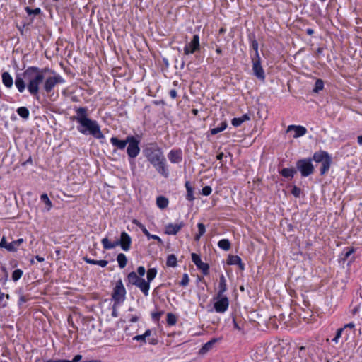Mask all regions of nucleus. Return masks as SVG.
Returning <instances> with one entry per match:
<instances>
[{"label": "nucleus", "mask_w": 362, "mask_h": 362, "mask_svg": "<svg viewBox=\"0 0 362 362\" xmlns=\"http://www.w3.org/2000/svg\"><path fill=\"white\" fill-rule=\"evenodd\" d=\"M168 159L173 163H178L182 160V153L180 150H172L168 155Z\"/></svg>", "instance_id": "17"}, {"label": "nucleus", "mask_w": 362, "mask_h": 362, "mask_svg": "<svg viewBox=\"0 0 362 362\" xmlns=\"http://www.w3.org/2000/svg\"><path fill=\"white\" fill-rule=\"evenodd\" d=\"M300 192H301V189L299 187H298L296 186H293V187L291 190V193L295 197H299L300 195Z\"/></svg>", "instance_id": "47"}, {"label": "nucleus", "mask_w": 362, "mask_h": 362, "mask_svg": "<svg viewBox=\"0 0 362 362\" xmlns=\"http://www.w3.org/2000/svg\"><path fill=\"white\" fill-rule=\"evenodd\" d=\"M144 156L148 162H151L163 154L160 148L156 144H152L144 150Z\"/></svg>", "instance_id": "8"}, {"label": "nucleus", "mask_w": 362, "mask_h": 362, "mask_svg": "<svg viewBox=\"0 0 362 362\" xmlns=\"http://www.w3.org/2000/svg\"><path fill=\"white\" fill-rule=\"evenodd\" d=\"M252 70L255 76L259 79L264 81L265 74L262 66H261V59L259 56L252 57Z\"/></svg>", "instance_id": "11"}, {"label": "nucleus", "mask_w": 362, "mask_h": 362, "mask_svg": "<svg viewBox=\"0 0 362 362\" xmlns=\"http://www.w3.org/2000/svg\"><path fill=\"white\" fill-rule=\"evenodd\" d=\"M355 250L354 248L351 247V248H349V250L347 252H346L345 255H344V258H348L351 254H353Z\"/></svg>", "instance_id": "57"}, {"label": "nucleus", "mask_w": 362, "mask_h": 362, "mask_svg": "<svg viewBox=\"0 0 362 362\" xmlns=\"http://www.w3.org/2000/svg\"><path fill=\"white\" fill-rule=\"evenodd\" d=\"M84 261L88 264H95V260L94 259H91L87 257H85L83 258Z\"/></svg>", "instance_id": "62"}, {"label": "nucleus", "mask_w": 362, "mask_h": 362, "mask_svg": "<svg viewBox=\"0 0 362 362\" xmlns=\"http://www.w3.org/2000/svg\"><path fill=\"white\" fill-rule=\"evenodd\" d=\"M143 233L146 237H148V239H153L159 243H162V240L160 238V237L156 235H151V233H149L147 229H144Z\"/></svg>", "instance_id": "40"}, {"label": "nucleus", "mask_w": 362, "mask_h": 362, "mask_svg": "<svg viewBox=\"0 0 362 362\" xmlns=\"http://www.w3.org/2000/svg\"><path fill=\"white\" fill-rule=\"evenodd\" d=\"M184 226L182 222L180 223H169L165 226V233L168 235H176Z\"/></svg>", "instance_id": "15"}, {"label": "nucleus", "mask_w": 362, "mask_h": 362, "mask_svg": "<svg viewBox=\"0 0 362 362\" xmlns=\"http://www.w3.org/2000/svg\"><path fill=\"white\" fill-rule=\"evenodd\" d=\"M139 275L134 272H130L127 275V281L129 284L136 286V284L141 279Z\"/></svg>", "instance_id": "23"}, {"label": "nucleus", "mask_w": 362, "mask_h": 362, "mask_svg": "<svg viewBox=\"0 0 362 362\" xmlns=\"http://www.w3.org/2000/svg\"><path fill=\"white\" fill-rule=\"evenodd\" d=\"M218 246L225 251H228L230 248V243L228 239H222L218 241Z\"/></svg>", "instance_id": "29"}, {"label": "nucleus", "mask_w": 362, "mask_h": 362, "mask_svg": "<svg viewBox=\"0 0 362 362\" xmlns=\"http://www.w3.org/2000/svg\"><path fill=\"white\" fill-rule=\"evenodd\" d=\"M233 322L234 328L235 329L239 330V331L243 329L242 326L236 321L235 318L233 319Z\"/></svg>", "instance_id": "56"}, {"label": "nucleus", "mask_w": 362, "mask_h": 362, "mask_svg": "<svg viewBox=\"0 0 362 362\" xmlns=\"http://www.w3.org/2000/svg\"><path fill=\"white\" fill-rule=\"evenodd\" d=\"M25 80L24 79V78H22L20 77H17L16 78L15 84L20 93L23 92L25 88V86H27V85H25Z\"/></svg>", "instance_id": "26"}, {"label": "nucleus", "mask_w": 362, "mask_h": 362, "mask_svg": "<svg viewBox=\"0 0 362 362\" xmlns=\"http://www.w3.org/2000/svg\"><path fill=\"white\" fill-rule=\"evenodd\" d=\"M23 271L21 269H16L13 271V272L12 273V279L14 281H18V279H20L23 275Z\"/></svg>", "instance_id": "41"}, {"label": "nucleus", "mask_w": 362, "mask_h": 362, "mask_svg": "<svg viewBox=\"0 0 362 362\" xmlns=\"http://www.w3.org/2000/svg\"><path fill=\"white\" fill-rule=\"evenodd\" d=\"M313 160L316 163H321L320 175H325L329 169L331 165V158L328 153L323 151L315 152L313 155Z\"/></svg>", "instance_id": "4"}, {"label": "nucleus", "mask_w": 362, "mask_h": 362, "mask_svg": "<svg viewBox=\"0 0 362 362\" xmlns=\"http://www.w3.org/2000/svg\"><path fill=\"white\" fill-rule=\"evenodd\" d=\"M108 264L107 260H95V265H99L102 267H105Z\"/></svg>", "instance_id": "54"}, {"label": "nucleus", "mask_w": 362, "mask_h": 362, "mask_svg": "<svg viewBox=\"0 0 362 362\" xmlns=\"http://www.w3.org/2000/svg\"><path fill=\"white\" fill-rule=\"evenodd\" d=\"M17 113L20 117H21L23 119H28L29 117V110L25 107H18L16 110Z\"/></svg>", "instance_id": "32"}, {"label": "nucleus", "mask_w": 362, "mask_h": 362, "mask_svg": "<svg viewBox=\"0 0 362 362\" xmlns=\"http://www.w3.org/2000/svg\"><path fill=\"white\" fill-rule=\"evenodd\" d=\"M344 329L343 328H340L337 330V333H336V336L334 337V338L332 339L334 342L337 343L338 342V339L341 337V334L342 332H344Z\"/></svg>", "instance_id": "51"}, {"label": "nucleus", "mask_w": 362, "mask_h": 362, "mask_svg": "<svg viewBox=\"0 0 362 362\" xmlns=\"http://www.w3.org/2000/svg\"><path fill=\"white\" fill-rule=\"evenodd\" d=\"M8 246V252H16L17 250H18V246L15 244V242L14 241H12L11 243H9Z\"/></svg>", "instance_id": "48"}, {"label": "nucleus", "mask_w": 362, "mask_h": 362, "mask_svg": "<svg viewBox=\"0 0 362 362\" xmlns=\"http://www.w3.org/2000/svg\"><path fill=\"white\" fill-rule=\"evenodd\" d=\"M148 343L153 345H156L158 343V340L156 339H149Z\"/></svg>", "instance_id": "64"}, {"label": "nucleus", "mask_w": 362, "mask_h": 362, "mask_svg": "<svg viewBox=\"0 0 362 362\" xmlns=\"http://www.w3.org/2000/svg\"><path fill=\"white\" fill-rule=\"evenodd\" d=\"M354 327H355L354 323L350 322V323L345 325L344 327H343V329H344V330L347 328H349L350 329H354Z\"/></svg>", "instance_id": "58"}, {"label": "nucleus", "mask_w": 362, "mask_h": 362, "mask_svg": "<svg viewBox=\"0 0 362 362\" xmlns=\"http://www.w3.org/2000/svg\"><path fill=\"white\" fill-rule=\"evenodd\" d=\"M117 261L118 262L119 267L121 269H123L126 267L127 263V259L124 254L119 253L117 257Z\"/></svg>", "instance_id": "28"}, {"label": "nucleus", "mask_w": 362, "mask_h": 362, "mask_svg": "<svg viewBox=\"0 0 362 362\" xmlns=\"http://www.w3.org/2000/svg\"><path fill=\"white\" fill-rule=\"evenodd\" d=\"M166 265L168 267H175L177 265V257L175 255H169L167 258Z\"/></svg>", "instance_id": "34"}, {"label": "nucleus", "mask_w": 362, "mask_h": 362, "mask_svg": "<svg viewBox=\"0 0 362 362\" xmlns=\"http://www.w3.org/2000/svg\"><path fill=\"white\" fill-rule=\"evenodd\" d=\"M189 281V276L187 274H184L182 276V279L180 282V285L182 286H186L188 285Z\"/></svg>", "instance_id": "44"}, {"label": "nucleus", "mask_w": 362, "mask_h": 362, "mask_svg": "<svg viewBox=\"0 0 362 362\" xmlns=\"http://www.w3.org/2000/svg\"><path fill=\"white\" fill-rule=\"evenodd\" d=\"M111 144L117 147L118 149L123 150L126 147L128 141H127V137L124 140H119L117 137H112L110 139Z\"/></svg>", "instance_id": "19"}, {"label": "nucleus", "mask_w": 362, "mask_h": 362, "mask_svg": "<svg viewBox=\"0 0 362 362\" xmlns=\"http://www.w3.org/2000/svg\"><path fill=\"white\" fill-rule=\"evenodd\" d=\"M133 223H134V224H136V226H138L142 231H143V230H144V229H146V228H145V226H144L143 224H141V223L139 221H137V220H134V221H133Z\"/></svg>", "instance_id": "59"}, {"label": "nucleus", "mask_w": 362, "mask_h": 362, "mask_svg": "<svg viewBox=\"0 0 362 362\" xmlns=\"http://www.w3.org/2000/svg\"><path fill=\"white\" fill-rule=\"evenodd\" d=\"M200 44H199V37L198 35H194L192 37L191 42L185 45L184 47V54L188 55L189 54H193L195 52L199 50Z\"/></svg>", "instance_id": "12"}, {"label": "nucleus", "mask_w": 362, "mask_h": 362, "mask_svg": "<svg viewBox=\"0 0 362 362\" xmlns=\"http://www.w3.org/2000/svg\"><path fill=\"white\" fill-rule=\"evenodd\" d=\"M218 341V339L214 338L211 340L209 341L206 344L203 345V346L199 349V354L200 355H204L206 354L209 350H211L215 343H216Z\"/></svg>", "instance_id": "20"}, {"label": "nucleus", "mask_w": 362, "mask_h": 362, "mask_svg": "<svg viewBox=\"0 0 362 362\" xmlns=\"http://www.w3.org/2000/svg\"><path fill=\"white\" fill-rule=\"evenodd\" d=\"M156 204L161 209H165L168 205V199L165 197L160 196L156 199Z\"/></svg>", "instance_id": "27"}, {"label": "nucleus", "mask_w": 362, "mask_h": 362, "mask_svg": "<svg viewBox=\"0 0 362 362\" xmlns=\"http://www.w3.org/2000/svg\"><path fill=\"white\" fill-rule=\"evenodd\" d=\"M165 160V158L164 155L163 154L160 156H159L158 158H157L156 159H154L153 160L150 162V163L153 166H155L156 164H159L160 163H161L162 161H163Z\"/></svg>", "instance_id": "45"}, {"label": "nucleus", "mask_w": 362, "mask_h": 362, "mask_svg": "<svg viewBox=\"0 0 362 362\" xmlns=\"http://www.w3.org/2000/svg\"><path fill=\"white\" fill-rule=\"evenodd\" d=\"M291 130H294L295 132L293 138L302 136L305 135L307 132L306 128L303 126L289 125L287 128V132Z\"/></svg>", "instance_id": "16"}, {"label": "nucleus", "mask_w": 362, "mask_h": 362, "mask_svg": "<svg viewBox=\"0 0 362 362\" xmlns=\"http://www.w3.org/2000/svg\"><path fill=\"white\" fill-rule=\"evenodd\" d=\"M169 95L172 98H175L177 97V91L175 89H172L169 92Z\"/></svg>", "instance_id": "61"}, {"label": "nucleus", "mask_w": 362, "mask_h": 362, "mask_svg": "<svg viewBox=\"0 0 362 362\" xmlns=\"http://www.w3.org/2000/svg\"><path fill=\"white\" fill-rule=\"evenodd\" d=\"M197 227H198L199 233L194 237V240L196 241H198L200 239L201 236L203 235L206 232L205 226L202 223H199L197 224Z\"/></svg>", "instance_id": "33"}, {"label": "nucleus", "mask_w": 362, "mask_h": 362, "mask_svg": "<svg viewBox=\"0 0 362 362\" xmlns=\"http://www.w3.org/2000/svg\"><path fill=\"white\" fill-rule=\"evenodd\" d=\"M295 168H283L281 171V174L286 178H293L294 175L296 173Z\"/></svg>", "instance_id": "24"}, {"label": "nucleus", "mask_w": 362, "mask_h": 362, "mask_svg": "<svg viewBox=\"0 0 362 362\" xmlns=\"http://www.w3.org/2000/svg\"><path fill=\"white\" fill-rule=\"evenodd\" d=\"M192 260L197 267L202 272L204 275H208L209 272V265L201 260L199 255L196 253H192Z\"/></svg>", "instance_id": "13"}, {"label": "nucleus", "mask_w": 362, "mask_h": 362, "mask_svg": "<svg viewBox=\"0 0 362 362\" xmlns=\"http://www.w3.org/2000/svg\"><path fill=\"white\" fill-rule=\"evenodd\" d=\"M216 298L217 300L214 304L215 310L220 313H224L229 306L228 298L224 295L218 296V294H217V297Z\"/></svg>", "instance_id": "10"}, {"label": "nucleus", "mask_w": 362, "mask_h": 362, "mask_svg": "<svg viewBox=\"0 0 362 362\" xmlns=\"http://www.w3.org/2000/svg\"><path fill=\"white\" fill-rule=\"evenodd\" d=\"M41 200L45 202V204L47 206V211H49L51 208L52 207V202L50 199H49L47 194L44 193L40 197Z\"/></svg>", "instance_id": "37"}, {"label": "nucleus", "mask_w": 362, "mask_h": 362, "mask_svg": "<svg viewBox=\"0 0 362 362\" xmlns=\"http://www.w3.org/2000/svg\"><path fill=\"white\" fill-rule=\"evenodd\" d=\"M2 82L7 88H11L13 86V78L8 72H4L2 74Z\"/></svg>", "instance_id": "22"}, {"label": "nucleus", "mask_w": 362, "mask_h": 362, "mask_svg": "<svg viewBox=\"0 0 362 362\" xmlns=\"http://www.w3.org/2000/svg\"><path fill=\"white\" fill-rule=\"evenodd\" d=\"M136 286L138 287L146 296L148 295V291L150 288V283L148 281H146L144 279H141L136 284Z\"/></svg>", "instance_id": "18"}, {"label": "nucleus", "mask_w": 362, "mask_h": 362, "mask_svg": "<svg viewBox=\"0 0 362 362\" xmlns=\"http://www.w3.org/2000/svg\"><path fill=\"white\" fill-rule=\"evenodd\" d=\"M227 290L226 280L225 276L222 274L220 276L219 286H218V296L223 295L224 292Z\"/></svg>", "instance_id": "21"}, {"label": "nucleus", "mask_w": 362, "mask_h": 362, "mask_svg": "<svg viewBox=\"0 0 362 362\" xmlns=\"http://www.w3.org/2000/svg\"><path fill=\"white\" fill-rule=\"evenodd\" d=\"M25 11L28 15H38L41 13V9L40 8H36L35 9H32L30 7H25Z\"/></svg>", "instance_id": "42"}, {"label": "nucleus", "mask_w": 362, "mask_h": 362, "mask_svg": "<svg viewBox=\"0 0 362 362\" xmlns=\"http://www.w3.org/2000/svg\"><path fill=\"white\" fill-rule=\"evenodd\" d=\"M243 123V120H241L240 117H235L231 121L233 126L236 127L240 126Z\"/></svg>", "instance_id": "49"}, {"label": "nucleus", "mask_w": 362, "mask_h": 362, "mask_svg": "<svg viewBox=\"0 0 362 362\" xmlns=\"http://www.w3.org/2000/svg\"><path fill=\"white\" fill-rule=\"evenodd\" d=\"M76 115L74 116L72 119L76 121L80 124L78 127L79 132L83 134L88 133L99 139L104 138V134L101 132L98 122L88 117V109L86 107H78L76 109Z\"/></svg>", "instance_id": "1"}, {"label": "nucleus", "mask_w": 362, "mask_h": 362, "mask_svg": "<svg viewBox=\"0 0 362 362\" xmlns=\"http://www.w3.org/2000/svg\"><path fill=\"white\" fill-rule=\"evenodd\" d=\"M240 119L241 120H243V122H245V121H248V120H250V115H249L248 114H245V115H243V116H241V117H240Z\"/></svg>", "instance_id": "60"}, {"label": "nucleus", "mask_w": 362, "mask_h": 362, "mask_svg": "<svg viewBox=\"0 0 362 362\" xmlns=\"http://www.w3.org/2000/svg\"><path fill=\"white\" fill-rule=\"evenodd\" d=\"M324 88V82L321 79H317L315 81V88L313 89V91L315 93H318L320 90H322Z\"/></svg>", "instance_id": "39"}, {"label": "nucleus", "mask_w": 362, "mask_h": 362, "mask_svg": "<svg viewBox=\"0 0 362 362\" xmlns=\"http://www.w3.org/2000/svg\"><path fill=\"white\" fill-rule=\"evenodd\" d=\"M240 262L241 259L238 255H229L227 260V263L230 265H238Z\"/></svg>", "instance_id": "30"}, {"label": "nucleus", "mask_w": 362, "mask_h": 362, "mask_svg": "<svg viewBox=\"0 0 362 362\" xmlns=\"http://www.w3.org/2000/svg\"><path fill=\"white\" fill-rule=\"evenodd\" d=\"M227 127V122L226 121L221 122V124H220V126L216 127V128H213L210 130V132L212 135H215L219 132H223V130L226 129V128Z\"/></svg>", "instance_id": "31"}, {"label": "nucleus", "mask_w": 362, "mask_h": 362, "mask_svg": "<svg viewBox=\"0 0 362 362\" xmlns=\"http://www.w3.org/2000/svg\"><path fill=\"white\" fill-rule=\"evenodd\" d=\"M126 290L123 286L122 280H119L116 283L112 293V299L115 303H119L124 300Z\"/></svg>", "instance_id": "9"}, {"label": "nucleus", "mask_w": 362, "mask_h": 362, "mask_svg": "<svg viewBox=\"0 0 362 362\" xmlns=\"http://www.w3.org/2000/svg\"><path fill=\"white\" fill-rule=\"evenodd\" d=\"M146 273V269L144 268V267L143 266H139L138 268H137V275H139L141 278L144 276Z\"/></svg>", "instance_id": "53"}, {"label": "nucleus", "mask_w": 362, "mask_h": 362, "mask_svg": "<svg viewBox=\"0 0 362 362\" xmlns=\"http://www.w3.org/2000/svg\"><path fill=\"white\" fill-rule=\"evenodd\" d=\"M9 243H8L6 240V238L4 236H3V238H1V241H0V248H5L8 250V246Z\"/></svg>", "instance_id": "52"}, {"label": "nucleus", "mask_w": 362, "mask_h": 362, "mask_svg": "<svg viewBox=\"0 0 362 362\" xmlns=\"http://www.w3.org/2000/svg\"><path fill=\"white\" fill-rule=\"evenodd\" d=\"M47 71H51L47 68L40 69L36 66H30L23 73V76L27 81V88L35 98H38L40 86L43 83L45 75Z\"/></svg>", "instance_id": "2"}, {"label": "nucleus", "mask_w": 362, "mask_h": 362, "mask_svg": "<svg viewBox=\"0 0 362 362\" xmlns=\"http://www.w3.org/2000/svg\"><path fill=\"white\" fill-rule=\"evenodd\" d=\"M157 274V269L156 268L148 269L147 271V281L151 283Z\"/></svg>", "instance_id": "36"}, {"label": "nucleus", "mask_w": 362, "mask_h": 362, "mask_svg": "<svg viewBox=\"0 0 362 362\" xmlns=\"http://www.w3.org/2000/svg\"><path fill=\"white\" fill-rule=\"evenodd\" d=\"M15 244L18 246V247L24 242L23 238H19L16 240H14Z\"/></svg>", "instance_id": "63"}, {"label": "nucleus", "mask_w": 362, "mask_h": 362, "mask_svg": "<svg viewBox=\"0 0 362 362\" xmlns=\"http://www.w3.org/2000/svg\"><path fill=\"white\" fill-rule=\"evenodd\" d=\"M51 72L54 75L47 78L45 77V80L43 81V89L47 93H51L55 86L58 83H63L65 82L64 79L60 75L52 71Z\"/></svg>", "instance_id": "5"}, {"label": "nucleus", "mask_w": 362, "mask_h": 362, "mask_svg": "<svg viewBox=\"0 0 362 362\" xmlns=\"http://www.w3.org/2000/svg\"><path fill=\"white\" fill-rule=\"evenodd\" d=\"M185 187L187 189V196L186 198L189 201H193L195 198L194 197V191L193 188L191 186V184L189 181L185 182Z\"/></svg>", "instance_id": "25"}, {"label": "nucleus", "mask_w": 362, "mask_h": 362, "mask_svg": "<svg viewBox=\"0 0 362 362\" xmlns=\"http://www.w3.org/2000/svg\"><path fill=\"white\" fill-rule=\"evenodd\" d=\"M127 141L129 144L127 148V155L131 158H135L140 153L139 140L134 136H128Z\"/></svg>", "instance_id": "6"}, {"label": "nucleus", "mask_w": 362, "mask_h": 362, "mask_svg": "<svg viewBox=\"0 0 362 362\" xmlns=\"http://www.w3.org/2000/svg\"><path fill=\"white\" fill-rule=\"evenodd\" d=\"M28 299L29 298L25 296H21L18 302L19 305H22L24 303L27 302Z\"/></svg>", "instance_id": "55"}, {"label": "nucleus", "mask_w": 362, "mask_h": 362, "mask_svg": "<svg viewBox=\"0 0 362 362\" xmlns=\"http://www.w3.org/2000/svg\"><path fill=\"white\" fill-rule=\"evenodd\" d=\"M101 242L105 250H111L120 245L123 250L128 251L131 247L132 238L126 232L123 231L121 233L120 239L119 240L111 243L107 238H104Z\"/></svg>", "instance_id": "3"}, {"label": "nucleus", "mask_w": 362, "mask_h": 362, "mask_svg": "<svg viewBox=\"0 0 362 362\" xmlns=\"http://www.w3.org/2000/svg\"><path fill=\"white\" fill-rule=\"evenodd\" d=\"M251 47L253 49V50L255 52V54L254 57H257V56H259V52H258V47H259L258 42L255 38L253 40H252V41H251Z\"/></svg>", "instance_id": "43"}, {"label": "nucleus", "mask_w": 362, "mask_h": 362, "mask_svg": "<svg viewBox=\"0 0 362 362\" xmlns=\"http://www.w3.org/2000/svg\"><path fill=\"white\" fill-rule=\"evenodd\" d=\"M212 192V189L210 186H205L202 189V194L204 196H209Z\"/></svg>", "instance_id": "46"}, {"label": "nucleus", "mask_w": 362, "mask_h": 362, "mask_svg": "<svg viewBox=\"0 0 362 362\" xmlns=\"http://www.w3.org/2000/svg\"><path fill=\"white\" fill-rule=\"evenodd\" d=\"M153 167L155 168L158 173L161 175L165 178H168L169 177L170 173L167 165L166 159L160 163L159 164H156Z\"/></svg>", "instance_id": "14"}, {"label": "nucleus", "mask_w": 362, "mask_h": 362, "mask_svg": "<svg viewBox=\"0 0 362 362\" xmlns=\"http://www.w3.org/2000/svg\"><path fill=\"white\" fill-rule=\"evenodd\" d=\"M151 334V331L150 329H147L144 334L136 335L133 337V339L135 341H142L146 342V337H150Z\"/></svg>", "instance_id": "35"}, {"label": "nucleus", "mask_w": 362, "mask_h": 362, "mask_svg": "<svg viewBox=\"0 0 362 362\" xmlns=\"http://www.w3.org/2000/svg\"><path fill=\"white\" fill-rule=\"evenodd\" d=\"M163 313H164V312H163V311H160V312L153 313L151 314L152 319H153L154 321H159L160 316H161Z\"/></svg>", "instance_id": "50"}, {"label": "nucleus", "mask_w": 362, "mask_h": 362, "mask_svg": "<svg viewBox=\"0 0 362 362\" xmlns=\"http://www.w3.org/2000/svg\"><path fill=\"white\" fill-rule=\"evenodd\" d=\"M177 322V317L176 316L171 313H168L167 314V323L169 325H175Z\"/></svg>", "instance_id": "38"}, {"label": "nucleus", "mask_w": 362, "mask_h": 362, "mask_svg": "<svg viewBox=\"0 0 362 362\" xmlns=\"http://www.w3.org/2000/svg\"><path fill=\"white\" fill-rule=\"evenodd\" d=\"M296 168L303 177L309 176L313 174L314 171V167L310 159H301L298 160Z\"/></svg>", "instance_id": "7"}]
</instances>
